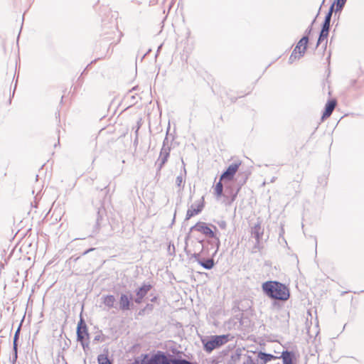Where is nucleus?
Segmentation results:
<instances>
[{
  "label": "nucleus",
  "mask_w": 364,
  "mask_h": 364,
  "mask_svg": "<svg viewBox=\"0 0 364 364\" xmlns=\"http://www.w3.org/2000/svg\"><path fill=\"white\" fill-rule=\"evenodd\" d=\"M143 298L144 297H141L140 296H137V297L135 299V302L138 303V304L141 303V301Z\"/></svg>",
  "instance_id": "obj_30"
},
{
  "label": "nucleus",
  "mask_w": 364,
  "mask_h": 364,
  "mask_svg": "<svg viewBox=\"0 0 364 364\" xmlns=\"http://www.w3.org/2000/svg\"><path fill=\"white\" fill-rule=\"evenodd\" d=\"M259 358L262 360H264L265 362L271 360L272 358H274V355L271 354H267L265 353L260 352L259 353Z\"/></svg>",
  "instance_id": "obj_22"
},
{
  "label": "nucleus",
  "mask_w": 364,
  "mask_h": 364,
  "mask_svg": "<svg viewBox=\"0 0 364 364\" xmlns=\"http://www.w3.org/2000/svg\"><path fill=\"white\" fill-rule=\"evenodd\" d=\"M132 298L126 294H122L119 299V309L122 311L129 310L130 309Z\"/></svg>",
  "instance_id": "obj_9"
},
{
  "label": "nucleus",
  "mask_w": 364,
  "mask_h": 364,
  "mask_svg": "<svg viewBox=\"0 0 364 364\" xmlns=\"http://www.w3.org/2000/svg\"><path fill=\"white\" fill-rule=\"evenodd\" d=\"M196 244H197V246H198V249H201V250H203V245L202 243V241H198V242H196Z\"/></svg>",
  "instance_id": "obj_29"
},
{
  "label": "nucleus",
  "mask_w": 364,
  "mask_h": 364,
  "mask_svg": "<svg viewBox=\"0 0 364 364\" xmlns=\"http://www.w3.org/2000/svg\"><path fill=\"white\" fill-rule=\"evenodd\" d=\"M223 224H225V222H223V224L220 225V227H223Z\"/></svg>",
  "instance_id": "obj_32"
},
{
  "label": "nucleus",
  "mask_w": 364,
  "mask_h": 364,
  "mask_svg": "<svg viewBox=\"0 0 364 364\" xmlns=\"http://www.w3.org/2000/svg\"><path fill=\"white\" fill-rule=\"evenodd\" d=\"M346 0H336L332 5L336 6V12L341 11L344 6Z\"/></svg>",
  "instance_id": "obj_19"
},
{
  "label": "nucleus",
  "mask_w": 364,
  "mask_h": 364,
  "mask_svg": "<svg viewBox=\"0 0 364 364\" xmlns=\"http://www.w3.org/2000/svg\"><path fill=\"white\" fill-rule=\"evenodd\" d=\"M18 331H19V329H18V331L16 332V334H15V336H14V350H15V357H16V358H17V347H16V339H17V335H18Z\"/></svg>",
  "instance_id": "obj_26"
},
{
  "label": "nucleus",
  "mask_w": 364,
  "mask_h": 364,
  "mask_svg": "<svg viewBox=\"0 0 364 364\" xmlns=\"http://www.w3.org/2000/svg\"><path fill=\"white\" fill-rule=\"evenodd\" d=\"M309 38L307 36H304L297 43L296 46L294 49V53H299V58H301L305 53L306 50L307 43Z\"/></svg>",
  "instance_id": "obj_7"
},
{
  "label": "nucleus",
  "mask_w": 364,
  "mask_h": 364,
  "mask_svg": "<svg viewBox=\"0 0 364 364\" xmlns=\"http://www.w3.org/2000/svg\"><path fill=\"white\" fill-rule=\"evenodd\" d=\"M281 358L283 360V364H293V353L289 351H284L282 353Z\"/></svg>",
  "instance_id": "obj_16"
},
{
  "label": "nucleus",
  "mask_w": 364,
  "mask_h": 364,
  "mask_svg": "<svg viewBox=\"0 0 364 364\" xmlns=\"http://www.w3.org/2000/svg\"><path fill=\"white\" fill-rule=\"evenodd\" d=\"M223 186L221 181L220 180V181L215 185L214 188V195L218 200L223 196Z\"/></svg>",
  "instance_id": "obj_17"
},
{
  "label": "nucleus",
  "mask_w": 364,
  "mask_h": 364,
  "mask_svg": "<svg viewBox=\"0 0 364 364\" xmlns=\"http://www.w3.org/2000/svg\"><path fill=\"white\" fill-rule=\"evenodd\" d=\"M204 207V198L202 197L198 201L193 204L187 210L186 220H189L193 216L200 213Z\"/></svg>",
  "instance_id": "obj_5"
},
{
  "label": "nucleus",
  "mask_w": 364,
  "mask_h": 364,
  "mask_svg": "<svg viewBox=\"0 0 364 364\" xmlns=\"http://www.w3.org/2000/svg\"><path fill=\"white\" fill-rule=\"evenodd\" d=\"M97 360L99 364H112L107 356L104 354L98 355Z\"/></svg>",
  "instance_id": "obj_21"
},
{
  "label": "nucleus",
  "mask_w": 364,
  "mask_h": 364,
  "mask_svg": "<svg viewBox=\"0 0 364 364\" xmlns=\"http://www.w3.org/2000/svg\"><path fill=\"white\" fill-rule=\"evenodd\" d=\"M183 182L184 181L183 176L181 175L176 177V184L180 189L183 187Z\"/></svg>",
  "instance_id": "obj_24"
},
{
  "label": "nucleus",
  "mask_w": 364,
  "mask_h": 364,
  "mask_svg": "<svg viewBox=\"0 0 364 364\" xmlns=\"http://www.w3.org/2000/svg\"><path fill=\"white\" fill-rule=\"evenodd\" d=\"M240 166V162L234 163L230 165L227 170L221 175L220 181H231Z\"/></svg>",
  "instance_id": "obj_6"
},
{
  "label": "nucleus",
  "mask_w": 364,
  "mask_h": 364,
  "mask_svg": "<svg viewBox=\"0 0 364 364\" xmlns=\"http://www.w3.org/2000/svg\"><path fill=\"white\" fill-rule=\"evenodd\" d=\"M151 285L144 284L136 291V296H140L141 297H144L145 295L148 293V291L151 289Z\"/></svg>",
  "instance_id": "obj_18"
},
{
  "label": "nucleus",
  "mask_w": 364,
  "mask_h": 364,
  "mask_svg": "<svg viewBox=\"0 0 364 364\" xmlns=\"http://www.w3.org/2000/svg\"><path fill=\"white\" fill-rule=\"evenodd\" d=\"M223 224H225V222H223V224L220 225V227H223Z\"/></svg>",
  "instance_id": "obj_33"
},
{
  "label": "nucleus",
  "mask_w": 364,
  "mask_h": 364,
  "mask_svg": "<svg viewBox=\"0 0 364 364\" xmlns=\"http://www.w3.org/2000/svg\"><path fill=\"white\" fill-rule=\"evenodd\" d=\"M336 105V102L335 100H331L327 102V104L326 105L325 112H323L322 116V119H324L331 116Z\"/></svg>",
  "instance_id": "obj_11"
},
{
  "label": "nucleus",
  "mask_w": 364,
  "mask_h": 364,
  "mask_svg": "<svg viewBox=\"0 0 364 364\" xmlns=\"http://www.w3.org/2000/svg\"><path fill=\"white\" fill-rule=\"evenodd\" d=\"M223 224H225V222H223V224L220 225V227H223Z\"/></svg>",
  "instance_id": "obj_31"
},
{
  "label": "nucleus",
  "mask_w": 364,
  "mask_h": 364,
  "mask_svg": "<svg viewBox=\"0 0 364 364\" xmlns=\"http://www.w3.org/2000/svg\"><path fill=\"white\" fill-rule=\"evenodd\" d=\"M328 31H324L323 29H321V31L320 33V35H319V38H318V43H317V46L322 43L324 40L326 41V43H327V37H328Z\"/></svg>",
  "instance_id": "obj_20"
},
{
  "label": "nucleus",
  "mask_w": 364,
  "mask_h": 364,
  "mask_svg": "<svg viewBox=\"0 0 364 364\" xmlns=\"http://www.w3.org/2000/svg\"><path fill=\"white\" fill-rule=\"evenodd\" d=\"M102 303L109 309L116 307V299L113 295H107L102 297Z\"/></svg>",
  "instance_id": "obj_10"
},
{
  "label": "nucleus",
  "mask_w": 364,
  "mask_h": 364,
  "mask_svg": "<svg viewBox=\"0 0 364 364\" xmlns=\"http://www.w3.org/2000/svg\"><path fill=\"white\" fill-rule=\"evenodd\" d=\"M333 9H334V5H331L329 9L328 13L326 14V16L325 17V20H324V22H323V26H322V29H323L325 31H329L330 22H331V16H332Z\"/></svg>",
  "instance_id": "obj_13"
},
{
  "label": "nucleus",
  "mask_w": 364,
  "mask_h": 364,
  "mask_svg": "<svg viewBox=\"0 0 364 364\" xmlns=\"http://www.w3.org/2000/svg\"><path fill=\"white\" fill-rule=\"evenodd\" d=\"M172 364H192L191 362L184 359H176L173 360Z\"/></svg>",
  "instance_id": "obj_25"
},
{
  "label": "nucleus",
  "mask_w": 364,
  "mask_h": 364,
  "mask_svg": "<svg viewBox=\"0 0 364 364\" xmlns=\"http://www.w3.org/2000/svg\"><path fill=\"white\" fill-rule=\"evenodd\" d=\"M193 257L202 267L206 269H210L214 266V262L213 259H208L207 260L203 261L200 259V253H194Z\"/></svg>",
  "instance_id": "obj_8"
},
{
  "label": "nucleus",
  "mask_w": 364,
  "mask_h": 364,
  "mask_svg": "<svg viewBox=\"0 0 364 364\" xmlns=\"http://www.w3.org/2000/svg\"><path fill=\"white\" fill-rule=\"evenodd\" d=\"M169 156V149L163 147L161 150L159 160L161 161L159 168L161 169L165 163L167 161Z\"/></svg>",
  "instance_id": "obj_12"
},
{
  "label": "nucleus",
  "mask_w": 364,
  "mask_h": 364,
  "mask_svg": "<svg viewBox=\"0 0 364 364\" xmlns=\"http://www.w3.org/2000/svg\"><path fill=\"white\" fill-rule=\"evenodd\" d=\"M229 341V335L212 336L208 339H203L202 343L206 352L210 353L213 350L221 347Z\"/></svg>",
  "instance_id": "obj_3"
},
{
  "label": "nucleus",
  "mask_w": 364,
  "mask_h": 364,
  "mask_svg": "<svg viewBox=\"0 0 364 364\" xmlns=\"http://www.w3.org/2000/svg\"><path fill=\"white\" fill-rule=\"evenodd\" d=\"M299 58V55H297V53L292 52L291 55L289 57V62L292 63L294 60Z\"/></svg>",
  "instance_id": "obj_27"
},
{
  "label": "nucleus",
  "mask_w": 364,
  "mask_h": 364,
  "mask_svg": "<svg viewBox=\"0 0 364 364\" xmlns=\"http://www.w3.org/2000/svg\"><path fill=\"white\" fill-rule=\"evenodd\" d=\"M192 229L196 230L198 232H200L208 237L211 239V240H208V242L211 245H214L215 250L213 254L214 256L217 252L218 251L220 242L219 237L216 235V234L210 229L209 226H208L205 223L199 222L194 225Z\"/></svg>",
  "instance_id": "obj_2"
},
{
  "label": "nucleus",
  "mask_w": 364,
  "mask_h": 364,
  "mask_svg": "<svg viewBox=\"0 0 364 364\" xmlns=\"http://www.w3.org/2000/svg\"><path fill=\"white\" fill-rule=\"evenodd\" d=\"M264 292L269 297L282 301H286L289 298L288 288L277 282H266L262 284Z\"/></svg>",
  "instance_id": "obj_1"
},
{
  "label": "nucleus",
  "mask_w": 364,
  "mask_h": 364,
  "mask_svg": "<svg viewBox=\"0 0 364 364\" xmlns=\"http://www.w3.org/2000/svg\"><path fill=\"white\" fill-rule=\"evenodd\" d=\"M141 364H170L167 357L163 354L158 353L149 357L145 355L141 362Z\"/></svg>",
  "instance_id": "obj_4"
},
{
  "label": "nucleus",
  "mask_w": 364,
  "mask_h": 364,
  "mask_svg": "<svg viewBox=\"0 0 364 364\" xmlns=\"http://www.w3.org/2000/svg\"><path fill=\"white\" fill-rule=\"evenodd\" d=\"M238 191H239V188L236 191H233L232 190H230L228 193V190L226 189L225 190V193L224 194V196L225 197H231V200L233 201L235 200L237 195V193H238Z\"/></svg>",
  "instance_id": "obj_23"
},
{
  "label": "nucleus",
  "mask_w": 364,
  "mask_h": 364,
  "mask_svg": "<svg viewBox=\"0 0 364 364\" xmlns=\"http://www.w3.org/2000/svg\"><path fill=\"white\" fill-rule=\"evenodd\" d=\"M263 231L262 230L259 224L255 225L252 230V235L255 238L257 242H259L260 237L262 235Z\"/></svg>",
  "instance_id": "obj_15"
},
{
  "label": "nucleus",
  "mask_w": 364,
  "mask_h": 364,
  "mask_svg": "<svg viewBox=\"0 0 364 364\" xmlns=\"http://www.w3.org/2000/svg\"><path fill=\"white\" fill-rule=\"evenodd\" d=\"M242 364H255V363L250 357H248L246 358V360L243 362Z\"/></svg>",
  "instance_id": "obj_28"
},
{
  "label": "nucleus",
  "mask_w": 364,
  "mask_h": 364,
  "mask_svg": "<svg viewBox=\"0 0 364 364\" xmlns=\"http://www.w3.org/2000/svg\"><path fill=\"white\" fill-rule=\"evenodd\" d=\"M77 335L78 341H82L86 337L88 336V333L87 332L86 326L82 327L80 323L78 324Z\"/></svg>",
  "instance_id": "obj_14"
}]
</instances>
